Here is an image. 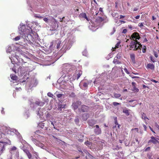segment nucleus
Wrapping results in <instances>:
<instances>
[{
    "instance_id": "f257e3e1",
    "label": "nucleus",
    "mask_w": 159,
    "mask_h": 159,
    "mask_svg": "<svg viewBox=\"0 0 159 159\" xmlns=\"http://www.w3.org/2000/svg\"><path fill=\"white\" fill-rule=\"evenodd\" d=\"M131 42L130 43V45H129L130 49V50L136 51L139 49L140 52H141V49L142 47V45L137 40L132 41L131 40Z\"/></svg>"
},
{
    "instance_id": "f03ea898",
    "label": "nucleus",
    "mask_w": 159,
    "mask_h": 159,
    "mask_svg": "<svg viewBox=\"0 0 159 159\" xmlns=\"http://www.w3.org/2000/svg\"><path fill=\"white\" fill-rule=\"evenodd\" d=\"M61 74L62 75L61 78V79H63L65 82L70 81L71 82L72 81L71 80V75L68 72H66L64 70L62 71Z\"/></svg>"
},
{
    "instance_id": "7ed1b4c3",
    "label": "nucleus",
    "mask_w": 159,
    "mask_h": 159,
    "mask_svg": "<svg viewBox=\"0 0 159 159\" xmlns=\"http://www.w3.org/2000/svg\"><path fill=\"white\" fill-rule=\"evenodd\" d=\"M0 143H3L4 144V145H3L2 149H1V151H3V149H5V145L7 144H8L9 145H10L11 144V141L9 139L7 138H5L4 139H2L1 141H0Z\"/></svg>"
},
{
    "instance_id": "20e7f679",
    "label": "nucleus",
    "mask_w": 159,
    "mask_h": 159,
    "mask_svg": "<svg viewBox=\"0 0 159 159\" xmlns=\"http://www.w3.org/2000/svg\"><path fill=\"white\" fill-rule=\"evenodd\" d=\"M140 37L139 35V34L137 32H134L133 34L130 37L131 40H136V39H139Z\"/></svg>"
},
{
    "instance_id": "39448f33",
    "label": "nucleus",
    "mask_w": 159,
    "mask_h": 159,
    "mask_svg": "<svg viewBox=\"0 0 159 159\" xmlns=\"http://www.w3.org/2000/svg\"><path fill=\"white\" fill-rule=\"evenodd\" d=\"M140 37L139 35V34L137 32H134L133 34L130 37L131 40H136V39H139Z\"/></svg>"
},
{
    "instance_id": "423d86ee",
    "label": "nucleus",
    "mask_w": 159,
    "mask_h": 159,
    "mask_svg": "<svg viewBox=\"0 0 159 159\" xmlns=\"http://www.w3.org/2000/svg\"><path fill=\"white\" fill-rule=\"evenodd\" d=\"M31 139L34 143L37 146L41 147H43V144L42 143H40L35 138H32Z\"/></svg>"
},
{
    "instance_id": "0eeeda50",
    "label": "nucleus",
    "mask_w": 159,
    "mask_h": 159,
    "mask_svg": "<svg viewBox=\"0 0 159 159\" xmlns=\"http://www.w3.org/2000/svg\"><path fill=\"white\" fill-rule=\"evenodd\" d=\"M80 101H77L72 103V106L75 110L77 109L81 105Z\"/></svg>"
},
{
    "instance_id": "6e6552de",
    "label": "nucleus",
    "mask_w": 159,
    "mask_h": 159,
    "mask_svg": "<svg viewBox=\"0 0 159 159\" xmlns=\"http://www.w3.org/2000/svg\"><path fill=\"white\" fill-rule=\"evenodd\" d=\"M89 109V107L84 105H83L81 106V110L83 112H87Z\"/></svg>"
},
{
    "instance_id": "1a4fd4ad",
    "label": "nucleus",
    "mask_w": 159,
    "mask_h": 159,
    "mask_svg": "<svg viewBox=\"0 0 159 159\" xmlns=\"http://www.w3.org/2000/svg\"><path fill=\"white\" fill-rule=\"evenodd\" d=\"M151 139L149 141V142H152L154 144H157V143H159V142L157 140L156 138L153 136H152L151 137Z\"/></svg>"
},
{
    "instance_id": "9d476101",
    "label": "nucleus",
    "mask_w": 159,
    "mask_h": 159,
    "mask_svg": "<svg viewBox=\"0 0 159 159\" xmlns=\"http://www.w3.org/2000/svg\"><path fill=\"white\" fill-rule=\"evenodd\" d=\"M132 85L133 88L132 90L135 92H138L139 91V90L138 89L136 88V84L135 82H132Z\"/></svg>"
},
{
    "instance_id": "9b49d317",
    "label": "nucleus",
    "mask_w": 159,
    "mask_h": 159,
    "mask_svg": "<svg viewBox=\"0 0 159 159\" xmlns=\"http://www.w3.org/2000/svg\"><path fill=\"white\" fill-rule=\"evenodd\" d=\"M38 126L41 128H45V129H47L48 127L45 126V123L42 122H41L38 124Z\"/></svg>"
},
{
    "instance_id": "f8f14e48",
    "label": "nucleus",
    "mask_w": 159,
    "mask_h": 159,
    "mask_svg": "<svg viewBox=\"0 0 159 159\" xmlns=\"http://www.w3.org/2000/svg\"><path fill=\"white\" fill-rule=\"evenodd\" d=\"M89 116L88 113H84L82 116V119L84 120H86L89 117Z\"/></svg>"
},
{
    "instance_id": "ddd939ff",
    "label": "nucleus",
    "mask_w": 159,
    "mask_h": 159,
    "mask_svg": "<svg viewBox=\"0 0 159 159\" xmlns=\"http://www.w3.org/2000/svg\"><path fill=\"white\" fill-rule=\"evenodd\" d=\"M146 68L147 69H150L152 70H153L154 69L155 66L152 64L148 63L147 64Z\"/></svg>"
},
{
    "instance_id": "4468645a",
    "label": "nucleus",
    "mask_w": 159,
    "mask_h": 159,
    "mask_svg": "<svg viewBox=\"0 0 159 159\" xmlns=\"http://www.w3.org/2000/svg\"><path fill=\"white\" fill-rule=\"evenodd\" d=\"M130 111V110L125 108V109H123V113H125L126 116H128L130 114L129 111Z\"/></svg>"
},
{
    "instance_id": "2eb2a0df",
    "label": "nucleus",
    "mask_w": 159,
    "mask_h": 159,
    "mask_svg": "<svg viewBox=\"0 0 159 159\" xmlns=\"http://www.w3.org/2000/svg\"><path fill=\"white\" fill-rule=\"evenodd\" d=\"M75 73L77 76V80H78L82 75V72L81 70H77Z\"/></svg>"
},
{
    "instance_id": "dca6fc26",
    "label": "nucleus",
    "mask_w": 159,
    "mask_h": 159,
    "mask_svg": "<svg viewBox=\"0 0 159 159\" xmlns=\"http://www.w3.org/2000/svg\"><path fill=\"white\" fill-rule=\"evenodd\" d=\"M104 19L101 17L98 16L96 19V22L97 23H101L104 20Z\"/></svg>"
},
{
    "instance_id": "f3484780",
    "label": "nucleus",
    "mask_w": 159,
    "mask_h": 159,
    "mask_svg": "<svg viewBox=\"0 0 159 159\" xmlns=\"http://www.w3.org/2000/svg\"><path fill=\"white\" fill-rule=\"evenodd\" d=\"M118 57V56H117L114 58V60L113 61V63H114L115 64H119L120 63V62L117 59Z\"/></svg>"
},
{
    "instance_id": "a211bd4d",
    "label": "nucleus",
    "mask_w": 159,
    "mask_h": 159,
    "mask_svg": "<svg viewBox=\"0 0 159 159\" xmlns=\"http://www.w3.org/2000/svg\"><path fill=\"white\" fill-rule=\"evenodd\" d=\"M130 57L131 59L132 60V62L134 64H135V56L134 54H130Z\"/></svg>"
},
{
    "instance_id": "6ab92c4d",
    "label": "nucleus",
    "mask_w": 159,
    "mask_h": 159,
    "mask_svg": "<svg viewBox=\"0 0 159 159\" xmlns=\"http://www.w3.org/2000/svg\"><path fill=\"white\" fill-rule=\"evenodd\" d=\"M94 132L96 134L98 135L100 134L101 133V130L100 128L95 129Z\"/></svg>"
},
{
    "instance_id": "aec40b11",
    "label": "nucleus",
    "mask_w": 159,
    "mask_h": 159,
    "mask_svg": "<svg viewBox=\"0 0 159 159\" xmlns=\"http://www.w3.org/2000/svg\"><path fill=\"white\" fill-rule=\"evenodd\" d=\"M25 31H26V33H28L27 34H30L31 35V34H33V31L31 28H30L29 29H26Z\"/></svg>"
},
{
    "instance_id": "412c9836",
    "label": "nucleus",
    "mask_w": 159,
    "mask_h": 159,
    "mask_svg": "<svg viewBox=\"0 0 159 159\" xmlns=\"http://www.w3.org/2000/svg\"><path fill=\"white\" fill-rule=\"evenodd\" d=\"M10 76L11 79L13 80L16 81L17 80V77L14 75L11 74Z\"/></svg>"
},
{
    "instance_id": "4be33fe9",
    "label": "nucleus",
    "mask_w": 159,
    "mask_h": 159,
    "mask_svg": "<svg viewBox=\"0 0 159 159\" xmlns=\"http://www.w3.org/2000/svg\"><path fill=\"white\" fill-rule=\"evenodd\" d=\"M81 15L83 18H85L87 21H89V19L87 17V16L86 14L85 13H82L81 14Z\"/></svg>"
},
{
    "instance_id": "5701e85b",
    "label": "nucleus",
    "mask_w": 159,
    "mask_h": 159,
    "mask_svg": "<svg viewBox=\"0 0 159 159\" xmlns=\"http://www.w3.org/2000/svg\"><path fill=\"white\" fill-rule=\"evenodd\" d=\"M76 79H77V76L76 75V74L75 73L73 75L72 77V76H71V81H73L75 80Z\"/></svg>"
},
{
    "instance_id": "b1692460",
    "label": "nucleus",
    "mask_w": 159,
    "mask_h": 159,
    "mask_svg": "<svg viewBox=\"0 0 159 159\" xmlns=\"http://www.w3.org/2000/svg\"><path fill=\"white\" fill-rule=\"evenodd\" d=\"M142 118L143 119L146 120V119L149 120L148 118L146 116V114L144 113L142 115Z\"/></svg>"
},
{
    "instance_id": "393cba45",
    "label": "nucleus",
    "mask_w": 159,
    "mask_h": 159,
    "mask_svg": "<svg viewBox=\"0 0 159 159\" xmlns=\"http://www.w3.org/2000/svg\"><path fill=\"white\" fill-rule=\"evenodd\" d=\"M34 16L35 18H37L39 19H41L43 18V17L40 16V15H38L37 14H34Z\"/></svg>"
},
{
    "instance_id": "a878e982",
    "label": "nucleus",
    "mask_w": 159,
    "mask_h": 159,
    "mask_svg": "<svg viewBox=\"0 0 159 159\" xmlns=\"http://www.w3.org/2000/svg\"><path fill=\"white\" fill-rule=\"evenodd\" d=\"M35 103L37 105L40 106H41L43 104V103L42 102H40L38 101H36Z\"/></svg>"
},
{
    "instance_id": "bb28decb",
    "label": "nucleus",
    "mask_w": 159,
    "mask_h": 159,
    "mask_svg": "<svg viewBox=\"0 0 159 159\" xmlns=\"http://www.w3.org/2000/svg\"><path fill=\"white\" fill-rule=\"evenodd\" d=\"M21 36H18L13 39V40L15 41H17L20 39Z\"/></svg>"
},
{
    "instance_id": "cd10ccee",
    "label": "nucleus",
    "mask_w": 159,
    "mask_h": 159,
    "mask_svg": "<svg viewBox=\"0 0 159 159\" xmlns=\"http://www.w3.org/2000/svg\"><path fill=\"white\" fill-rule=\"evenodd\" d=\"M75 122L76 124H78L79 122V118L77 117H76L75 119Z\"/></svg>"
},
{
    "instance_id": "c85d7f7f",
    "label": "nucleus",
    "mask_w": 159,
    "mask_h": 159,
    "mask_svg": "<svg viewBox=\"0 0 159 159\" xmlns=\"http://www.w3.org/2000/svg\"><path fill=\"white\" fill-rule=\"evenodd\" d=\"M28 158L29 159H31L32 157V156L31 154L30 153V152H28L27 154H26Z\"/></svg>"
},
{
    "instance_id": "c756f323",
    "label": "nucleus",
    "mask_w": 159,
    "mask_h": 159,
    "mask_svg": "<svg viewBox=\"0 0 159 159\" xmlns=\"http://www.w3.org/2000/svg\"><path fill=\"white\" fill-rule=\"evenodd\" d=\"M120 44V42H118L115 45V47H114V49H116L118 48L119 47Z\"/></svg>"
},
{
    "instance_id": "7c9ffc66",
    "label": "nucleus",
    "mask_w": 159,
    "mask_h": 159,
    "mask_svg": "<svg viewBox=\"0 0 159 159\" xmlns=\"http://www.w3.org/2000/svg\"><path fill=\"white\" fill-rule=\"evenodd\" d=\"M150 59L151 61H152L153 62H155L156 61L155 58L152 56H151L150 57Z\"/></svg>"
},
{
    "instance_id": "2f4dec72",
    "label": "nucleus",
    "mask_w": 159,
    "mask_h": 159,
    "mask_svg": "<svg viewBox=\"0 0 159 159\" xmlns=\"http://www.w3.org/2000/svg\"><path fill=\"white\" fill-rule=\"evenodd\" d=\"M114 96L116 98H118L121 96V95L119 94L115 93Z\"/></svg>"
},
{
    "instance_id": "473e14b6",
    "label": "nucleus",
    "mask_w": 159,
    "mask_h": 159,
    "mask_svg": "<svg viewBox=\"0 0 159 159\" xmlns=\"http://www.w3.org/2000/svg\"><path fill=\"white\" fill-rule=\"evenodd\" d=\"M84 144L86 145L89 146L91 144V143L87 140L85 141L84 143Z\"/></svg>"
},
{
    "instance_id": "72a5a7b5",
    "label": "nucleus",
    "mask_w": 159,
    "mask_h": 159,
    "mask_svg": "<svg viewBox=\"0 0 159 159\" xmlns=\"http://www.w3.org/2000/svg\"><path fill=\"white\" fill-rule=\"evenodd\" d=\"M47 95L48 97L51 98H53V94L50 92H48L47 93Z\"/></svg>"
},
{
    "instance_id": "f704fd0d",
    "label": "nucleus",
    "mask_w": 159,
    "mask_h": 159,
    "mask_svg": "<svg viewBox=\"0 0 159 159\" xmlns=\"http://www.w3.org/2000/svg\"><path fill=\"white\" fill-rule=\"evenodd\" d=\"M47 113L46 114V117L47 119L49 118L51 116L49 113H48V112H47Z\"/></svg>"
},
{
    "instance_id": "c9c22d12",
    "label": "nucleus",
    "mask_w": 159,
    "mask_h": 159,
    "mask_svg": "<svg viewBox=\"0 0 159 159\" xmlns=\"http://www.w3.org/2000/svg\"><path fill=\"white\" fill-rule=\"evenodd\" d=\"M142 51L143 53H145L146 51V47L145 46H143V48L142 50Z\"/></svg>"
},
{
    "instance_id": "e433bc0d",
    "label": "nucleus",
    "mask_w": 159,
    "mask_h": 159,
    "mask_svg": "<svg viewBox=\"0 0 159 159\" xmlns=\"http://www.w3.org/2000/svg\"><path fill=\"white\" fill-rule=\"evenodd\" d=\"M75 94L73 92L71 93L70 95V96L72 98H74L75 97Z\"/></svg>"
},
{
    "instance_id": "4c0bfd02",
    "label": "nucleus",
    "mask_w": 159,
    "mask_h": 159,
    "mask_svg": "<svg viewBox=\"0 0 159 159\" xmlns=\"http://www.w3.org/2000/svg\"><path fill=\"white\" fill-rule=\"evenodd\" d=\"M113 105L114 106H116L118 105H120V103H118V102H113Z\"/></svg>"
},
{
    "instance_id": "58836bf2",
    "label": "nucleus",
    "mask_w": 159,
    "mask_h": 159,
    "mask_svg": "<svg viewBox=\"0 0 159 159\" xmlns=\"http://www.w3.org/2000/svg\"><path fill=\"white\" fill-rule=\"evenodd\" d=\"M58 106H59L61 108H64L65 107V104L62 105V104H59L58 105Z\"/></svg>"
},
{
    "instance_id": "ea45409f",
    "label": "nucleus",
    "mask_w": 159,
    "mask_h": 159,
    "mask_svg": "<svg viewBox=\"0 0 159 159\" xmlns=\"http://www.w3.org/2000/svg\"><path fill=\"white\" fill-rule=\"evenodd\" d=\"M138 26L141 28H142L143 26V24L142 23H140L138 24Z\"/></svg>"
},
{
    "instance_id": "a19ab883",
    "label": "nucleus",
    "mask_w": 159,
    "mask_h": 159,
    "mask_svg": "<svg viewBox=\"0 0 159 159\" xmlns=\"http://www.w3.org/2000/svg\"><path fill=\"white\" fill-rule=\"evenodd\" d=\"M17 149L16 148L15 146H13L11 149V151H15Z\"/></svg>"
},
{
    "instance_id": "79ce46f5",
    "label": "nucleus",
    "mask_w": 159,
    "mask_h": 159,
    "mask_svg": "<svg viewBox=\"0 0 159 159\" xmlns=\"http://www.w3.org/2000/svg\"><path fill=\"white\" fill-rule=\"evenodd\" d=\"M124 70L125 71V72L128 74H129V71H128V70L127 69V68H125L124 69Z\"/></svg>"
},
{
    "instance_id": "37998d69",
    "label": "nucleus",
    "mask_w": 159,
    "mask_h": 159,
    "mask_svg": "<svg viewBox=\"0 0 159 159\" xmlns=\"http://www.w3.org/2000/svg\"><path fill=\"white\" fill-rule=\"evenodd\" d=\"M155 126L159 130V125L157 123H155Z\"/></svg>"
},
{
    "instance_id": "c03bdc74",
    "label": "nucleus",
    "mask_w": 159,
    "mask_h": 159,
    "mask_svg": "<svg viewBox=\"0 0 159 159\" xmlns=\"http://www.w3.org/2000/svg\"><path fill=\"white\" fill-rule=\"evenodd\" d=\"M83 85L84 87H87L88 86V84L87 83L84 82L83 83Z\"/></svg>"
},
{
    "instance_id": "a18cd8bd",
    "label": "nucleus",
    "mask_w": 159,
    "mask_h": 159,
    "mask_svg": "<svg viewBox=\"0 0 159 159\" xmlns=\"http://www.w3.org/2000/svg\"><path fill=\"white\" fill-rule=\"evenodd\" d=\"M62 94H58L57 95V97L59 98H61L62 96Z\"/></svg>"
},
{
    "instance_id": "49530a36",
    "label": "nucleus",
    "mask_w": 159,
    "mask_h": 159,
    "mask_svg": "<svg viewBox=\"0 0 159 159\" xmlns=\"http://www.w3.org/2000/svg\"><path fill=\"white\" fill-rule=\"evenodd\" d=\"M135 130L137 132H139V129L137 128H133L131 129V130Z\"/></svg>"
},
{
    "instance_id": "de8ad7c7",
    "label": "nucleus",
    "mask_w": 159,
    "mask_h": 159,
    "mask_svg": "<svg viewBox=\"0 0 159 159\" xmlns=\"http://www.w3.org/2000/svg\"><path fill=\"white\" fill-rule=\"evenodd\" d=\"M23 151L26 154H27V153L29 152V151L27 149H25Z\"/></svg>"
},
{
    "instance_id": "09e8293b",
    "label": "nucleus",
    "mask_w": 159,
    "mask_h": 159,
    "mask_svg": "<svg viewBox=\"0 0 159 159\" xmlns=\"http://www.w3.org/2000/svg\"><path fill=\"white\" fill-rule=\"evenodd\" d=\"M43 20L44 21H45V22H47L48 21V19L46 18V17H44L43 19Z\"/></svg>"
},
{
    "instance_id": "8fccbe9b",
    "label": "nucleus",
    "mask_w": 159,
    "mask_h": 159,
    "mask_svg": "<svg viewBox=\"0 0 159 159\" xmlns=\"http://www.w3.org/2000/svg\"><path fill=\"white\" fill-rule=\"evenodd\" d=\"M88 156L90 158H92L93 157L92 156L91 154H90L89 153H88Z\"/></svg>"
},
{
    "instance_id": "3c124183",
    "label": "nucleus",
    "mask_w": 159,
    "mask_h": 159,
    "mask_svg": "<svg viewBox=\"0 0 159 159\" xmlns=\"http://www.w3.org/2000/svg\"><path fill=\"white\" fill-rule=\"evenodd\" d=\"M127 31L126 29H124L122 31V33L125 34L127 32Z\"/></svg>"
},
{
    "instance_id": "603ef678",
    "label": "nucleus",
    "mask_w": 159,
    "mask_h": 159,
    "mask_svg": "<svg viewBox=\"0 0 159 159\" xmlns=\"http://www.w3.org/2000/svg\"><path fill=\"white\" fill-rule=\"evenodd\" d=\"M128 28L131 30H132L133 29V27L131 25H128Z\"/></svg>"
},
{
    "instance_id": "864d4df0",
    "label": "nucleus",
    "mask_w": 159,
    "mask_h": 159,
    "mask_svg": "<svg viewBox=\"0 0 159 159\" xmlns=\"http://www.w3.org/2000/svg\"><path fill=\"white\" fill-rule=\"evenodd\" d=\"M78 141L80 142H82L83 141V139H79Z\"/></svg>"
},
{
    "instance_id": "5fc2aeb1",
    "label": "nucleus",
    "mask_w": 159,
    "mask_h": 159,
    "mask_svg": "<svg viewBox=\"0 0 159 159\" xmlns=\"http://www.w3.org/2000/svg\"><path fill=\"white\" fill-rule=\"evenodd\" d=\"M151 81L153 82H155L156 83L158 82L156 80H155L152 79L151 80Z\"/></svg>"
},
{
    "instance_id": "6e6d98bb",
    "label": "nucleus",
    "mask_w": 159,
    "mask_h": 159,
    "mask_svg": "<svg viewBox=\"0 0 159 159\" xmlns=\"http://www.w3.org/2000/svg\"><path fill=\"white\" fill-rule=\"evenodd\" d=\"M139 18H140L139 15H138L135 17V18L136 19H138Z\"/></svg>"
},
{
    "instance_id": "4d7b16f0",
    "label": "nucleus",
    "mask_w": 159,
    "mask_h": 159,
    "mask_svg": "<svg viewBox=\"0 0 159 159\" xmlns=\"http://www.w3.org/2000/svg\"><path fill=\"white\" fill-rule=\"evenodd\" d=\"M50 121L51 122V124L52 125V126H53V128L54 129H55V126H54V124H53V123L52 122V121Z\"/></svg>"
},
{
    "instance_id": "13d9d810",
    "label": "nucleus",
    "mask_w": 159,
    "mask_h": 159,
    "mask_svg": "<svg viewBox=\"0 0 159 159\" xmlns=\"http://www.w3.org/2000/svg\"><path fill=\"white\" fill-rule=\"evenodd\" d=\"M125 17V16L121 15H120V19L123 18H124Z\"/></svg>"
},
{
    "instance_id": "bf43d9fd",
    "label": "nucleus",
    "mask_w": 159,
    "mask_h": 159,
    "mask_svg": "<svg viewBox=\"0 0 159 159\" xmlns=\"http://www.w3.org/2000/svg\"><path fill=\"white\" fill-rule=\"evenodd\" d=\"M138 10V8H137V7H135L134 8V9L133 10V11H137Z\"/></svg>"
},
{
    "instance_id": "052dcab7",
    "label": "nucleus",
    "mask_w": 159,
    "mask_h": 159,
    "mask_svg": "<svg viewBox=\"0 0 159 159\" xmlns=\"http://www.w3.org/2000/svg\"><path fill=\"white\" fill-rule=\"evenodd\" d=\"M62 109L59 106L58 107V110L60 111H62Z\"/></svg>"
},
{
    "instance_id": "680f3d73",
    "label": "nucleus",
    "mask_w": 159,
    "mask_h": 159,
    "mask_svg": "<svg viewBox=\"0 0 159 159\" xmlns=\"http://www.w3.org/2000/svg\"><path fill=\"white\" fill-rule=\"evenodd\" d=\"M12 70L15 73H16V70L14 68H12Z\"/></svg>"
},
{
    "instance_id": "e2e57ef3",
    "label": "nucleus",
    "mask_w": 159,
    "mask_h": 159,
    "mask_svg": "<svg viewBox=\"0 0 159 159\" xmlns=\"http://www.w3.org/2000/svg\"><path fill=\"white\" fill-rule=\"evenodd\" d=\"M4 108H2V110L1 111V113L2 114H4Z\"/></svg>"
},
{
    "instance_id": "0e129e2a",
    "label": "nucleus",
    "mask_w": 159,
    "mask_h": 159,
    "mask_svg": "<svg viewBox=\"0 0 159 159\" xmlns=\"http://www.w3.org/2000/svg\"><path fill=\"white\" fill-rule=\"evenodd\" d=\"M150 147H148L146 148V149L145 150H146V151L150 149Z\"/></svg>"
},
{
    "instance_id": "69168bd1",
    "label": "nucleus",
    "mask_w": 159,
    "mask_h": 159,
    "mask_svg": "<svg viewBox=\"0 0 159 159\" xmlns=\"http://www.w3.org/2000/svg\"><path fill=\"white\" fill-rule=\"evenodd\" d=\"M143 88H146L147 87V86H146L145 85H144V84H143Z\"/></svg>"
},
{
    "instance_id": "338daca9",
    "label": "nucleus",
    "mask_w": 159,
    "mask_h": 159,
    "mask_svg": "<svg viewBox=\"0 0 159 159\" xmlns=\"http://www.w3.org/2000/svg\"><path fill=\"white\" fill-rule=\"evenodd\" d=\"M152 20H154L156 19V18L154 16H152Z\"/></svg>"
},
{
    "instance_id": "774afa93",
    "label": "nucleus",
    "mask_w": 159,
    "mask_h": 159,
    "mask_svg": "<svg viewBox=\"0 0 159 159\" xmlns=\"http://www.w3.org/2000/svg\"><path fill=\"white\" fill-rule=\"evenodd\" d=\"M80 138H83L84 137V136L83 135H81V134L80 135Z\"/></svg>"
}]
</instances>
